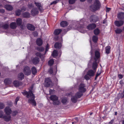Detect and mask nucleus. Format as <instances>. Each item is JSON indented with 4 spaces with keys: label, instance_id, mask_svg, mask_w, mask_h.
<instances>
[{
    "label": "nucleus",
    "instance_id": "nucleus-1",
    "mask_svg": "<svg viewBox=\"0 0 124 124\" xmlns=\"http://www.w3.org/2000/svg\"><path fill=\"white\" fill-rule=\"evenodd\" d=\"M22 93L24 95H26L27 97L29 98L30 97H31V99H29L28 101L29 103L32 104L34 106H36V102L34 100L35 96L32 93L31 90H30L28 92L24 91Z\"/></svg>",
    "mask_w": 124,
    "mask_h": 124
},
{
    "label": "nucleus",
    "instance_id": "nucleus-2",
    "mask_svg": "<svg viewBox=\"0 0 124 124\" xmlns=\"http://www.w3.org/2000/svg\"><path fill=\"white\" fill-rule=\"evenodd\" d=\"M101 6V4L98 0H96L94 2L93 5L90 7L91 9L93 11H96L99 9Z\"/></svg>",
    "mask_w": 124,
    "mask_h": 124
},
{
    "label": "nucleus",
    "instance_id": "nucleus-3",
    "mask_svg": "<svg viewBox=\"0 0 124 124\" xmlns=\"http://www.w3.org/2000/svg\"><path fill=\"white\" fill-rule=\"evenodd\" d=\"M51 100L53 101V104L54 105H59L60 102L58 100V97L55 95H53L50 97Z\"/></svg>",
    "mask_w": 124,
    "mask_h": 124
},
{
    "label": "nucleus",
    "instance_id": "nucleus-4",
    "mask_svg": "<svg viewBox=\"0 0 124 124\" xmlns=\"http://www.w3.org/2000/svg\"><path fill=\"white\" fill-rule=\"evenodd\" d=\"M44 85L47 87H51L53 85V84L49 78H45L44 83Z\"/></svg>",
    "mask_w": 124,
    "mask_h": 124
},
{
    "label": "nucleus",
    "instance_id": "nucleus-5",
    "mask_svg": "<svg viewBox=\"0 0 124 124\" xmlns=\"http://www.w3.org/2000/svg\"><path fill=\"white\" fill-rule=\"evenodd\" d=\"M23 71L24 74L27 76L30 75L31 73V69L28 66L25 67L23 70Z\"/></svg>",
    "mask_w": 124,
    "mask_h": 124
},
{
    "label": "nucleus",
    "instance_id": "nucleus-6",
    "mask_svg": "<svg viewBox=\"0 0 124 124\" xmlns=\"http://www.w3.org/2000/svg\"><path fill=\"white\" fill-rule=\"evenodd\" d=\"M85 84L82 83L78 87L79 91L82 93L85 92L86 90V89L85 88Z\"/></svg>",
    "mask_w": 124,
    "mask_h": 124
},
{
    "label": "nucleus",
    "instance_id": "nucleus-7",
    "mask_svg": "<svg viewBox=\"0 0 124 124\" xmlns=\"http://www.w3.org/2000/svg\"><path fill=\"white\" fill-rule=\"evenodd\" d=\"M99 20V18L97 16L94 15H92L90 18V20L91 22H96Z\"/></svg>",
    "mask_w": 124,
    "mask_h": 124
},
{
    "label": "nucleus",
    "instance_id": "nucleus-8",
    "mask_svg": "<svg viewBox=\"0 0 124 124\" xmlns=\"http://www.w3.org/2000/svg\"><path fill=\"white\" fill-rule=\"evenodd\" d=\"M96 27V25L94 23H92L89 24L87 26V28L90 30H92Z\"/></svg>",
    "mask_w": 124,
    "mask_h": 124
},
{
    "label": "nucleus",
    "instance_id": "nucleus-9",
    "mask_svg": "<svg viewBox=\"0 0 124 124\" xmlns=\"http://www.w3.org/2000/svg\"><path fill=\"white\" fill-rule=\"evenodd\" d=\"M34 4H35L36 6L38 8L39 10L41 12H43V9L42 8V6L41 4L39 2H35Z\"/></svg>",
    "mask_w": 124,
    "mask_h": 124
},
{
    "label": "nucleus",
    "instance_id": "nucleus-10",
    "mask_svg": "<svg viewBox=\"0 0 124 124\" xmlns=\"http://www.w3.org/2000/svg\"><path fill=\"white\" fill-rule=\"evenodd\" d=\"M124 23V21L123 20L116 21L114 22L115 25L116 26L119 27L122 26Z\"/></svg>",
    "mask_w": 124,
    "mask_h": 124
},
{
    "label": "nucleus",
    "instance_id": "nucleus-11",
    "mask_svg": "<svg viewBox=\"0 0 124 124\" xmlns=\"http://www.w3.org/2000/svg\"><path fill=\"white\" fill-rule=\"evenodd\" d=\"M73 93H70L69 94V96H71V101L74 103H76L77 101L78 98L76 97L75 95L74 96H72L73 95Z\"/></svg>",
    "mask_w": 124,
    "mask_h": 124
},
{
    "label": "nucleus",
    "instance_id": "nucleus-12",
    "mask_svg": "<svg viewBox=\"0 0 124 124\" xmlns=\"http://www.w3.org/2000/svg\"><path fill=\"white\" fill-rule=\"evenodd\" d=\"M39 12L37 8H33L31 11V15L35 16L38 14Z\"/></svg>",
    "mask_w": 124,
    "mask_h": 124
},
{
    "label": "nucleus",
    "instance_id": "nucleus-13",
    "mask_svg": "<svg viewBox=\"0 0 124 124\" xmlns=\"http://www.w3.org/2000/svg\"><path fill=\"white\" fill-rule=\"evenodd\" d=\"M12 80L10 78L5 79L4 80V82L6 85H10L12 82Z\"/></svg>",
    "mask_w": 124,
    "mask_h": 124
},
{
    "label": "nucleus",
    "instance_id": "nucleus-14",
    "mask_svg": "<svg viewBox=\"0 0 124 124\" xmlns=\"http://www.w3.org/2000/svg\"><path fill=\"white\" fill-rule=\"evenodd\" d=\"M26 26L27 29L30 30H34L35 28V27L32 25L30 24H27Z\"/></svg>",
    "mask_w": 124,
    "mask_h": 124
},
{
    "label": "nucleus",
    "instance_id": "nucleus-15",
    "mask_svg": "<svg viewBox=\"0 0 124 124\" xmlns=\"http://www.w3.org/2000/svg\"><path fill=\"white\" fill-rule=\"evenodd\" d=\"M4 110L5 113L8 115H9L11 113V110L9 107H6Z\"/></svg>",
    "mask_w": 124,
    "mask_h": 124
},
{
    "label": "nucleus",
    "instance_id": "nucleus-16",
    "mask_svg": "<svg viewBox=\"0 0 124 124\" xmlns=\"http://www.w3.org/2000/svg\"><path fill=\"white\" fill-rule=\"evenodd\" d=\"M32 62L34 64H36L38 63L39 61V58L37 57L33 58L32 60Z\"/></svg>",
    "mask_w": 124,
    "mask_h": 124
},
{
    "label": "nucleus",
    "instance_id": "nucleus-17",
    "mask_svg": "<svg viewBox=\"0 0 124 124\" xmlns=\"http://www.w3.org/2000/svg\"><path fill=\"white\" fill-rule=\"evenodd\" d=\"M117 18L120 19H123L124 18V13L120 12L118 14Z\"/></svg>",
    "mask_w": 124,
    "mask_h": 124
},
{
    "label": "nucleus",
    "instance_id": "nucleus-18",
    "mask_svg": "<svg viewBox=\"0 0 124 124\" xmlns=\"http://www.w3.org/2000/svg\"><path fill=\"white\" fill-rule=\"evenodd\" d=\"M13 84L15 86L17 87L21 85H22V83L20 82L17 80H15L13 82Z\"/></svg>",
    "mask_w": 124,
    "mask_h": 124
},
{
    "label": "nucleus",
    "instance_id": "nucleus-19",
    "mask_svg": "<svg viewBox=\"0 0 124 124\" xmlns=\"http://www.w3.org/2000/svg\"><path fill=\"white\" fill-rule=\"evenodd\" d=\"M78 29L81 32L84 33L86 32L84 26L82 25H81L78 28Z\"/></svg>",
    "mask_w": 124,
    "mask_h": 124
},
{
    "label": "nucleus",
    "instance_id": "nucleus-20",
    "mask_svg": "<svg viewBox=\"0 0 124 124\" xmlns=\"http://www.w3.org/2000/svg\"><path fill=\"white\" fill-rule=\"evenodd\" d=\"M24 75L23 73H21L18 74V79L21 80L24 78Z\"/></svg>",
    "mask_w": 124,
    "mask_h": 124
},
{
    "label": "nucleus",
    "instance_id": "nucleus-21",
    "mask_svg": "<svg viewBox=\"0 0 124 124\" xmlns=\"http://www.w3.org/2000/svg\"><path fill=\"white\" fill-rule=\"evenodd\" d=\"M95 71H94L92 70H90L87 72V73L91 77L94 75V74Z\"/></svg>",
    "mask_w": 124,
    "mask_h": 124
},
{
    "label": "nucleus",
    "instance_id": "nucleus-22",
    "mask_svg": "<svg viewBox=\"0 0 124 124\" xmlns=\"http://www.w3.org/2000/svg\"><path fill=\"white\" fill-rule=\"evenodd\" d=\"M82 93V92L79 91V92H77L75 94V96L78 98H80L83 95Z\"/></svg>",
    "mask_w": 124,
    "mask_h": 124
},
{
    "label": "nucleus",
    "instance_id": "nucleus-23",
    "mask_svg": "<svg viewBox=\"0 0 124 124\" xmlns=\"http://www.w3.org/2000/svg\"><path fill=\"white\" fill-rule=\"evenodd\" d=\"M61 26L63 27H65L68 25L66 21H62L60 23Z\"/></svg>",
    "mask_w": 124,
    "mask_h": 124
},
{
    "label": "nucleus",
    "instance_id": "nucleus-24",
    "mask_svg": "<svg viewBox=\"0 0 124 124\" xmlns=\"http://www.w3.org/2000/svg\"><path fill=\"white\" fill-rule=\"evenodd\" d=\"M61 46V44L59 42L56 43L54 45L55 48L57 49L60 48Z\"/></svg>",
    "mask_w": 124,
    "mask_h": 124
},
{
    "label": "nucleus",
    "instance_id": "nucleus-25",
    "mask_svg": "<svg viewBox=\"0 0 124 124\" xmlns=\"http://www.w3.org/2000/svg\"><path fill=\"white\" fill-rule=\"evenodd\" d=\"M62 30L61 29H56L54 31V33L55 35H58L62 31Z\"/></svg>",
    "mask_w": 124,
    "mask_h": 124
},
{
    "label": "nucleus",
    "instance_id": "nucleus-26",
    "mask_svg": "<svg viewBox=\"0 0 124 124\" xmlns=\"http://www.w3.org/2000/svg\"><path fill=\"white\" fill-rule=\"evenodd\" d=\"M36 43L38 45L40 46L42 43V40L40 38L38 39L37 40Z\"/></svg>",
    "mask_w": 124,
    "mask_h": 124
},
{
    "label": "nucleus",
    "instance_id": "nucleus-27",
    "mask_svg": "<svg viewBox=\"0 0 124 124\" xmlns=\"http://www.w3.org/2000/svg\"><path fill=\"white\" fill-rule=\"evenodd\" d=\"M4 7L6 8L7 10H12L13 9V8L10 5H5L4 6Z\"/></svg>",
    "mask_w": 124,
    "mask_h": 124
},
{
    "label": "nucleus",
    "instance_id": "nucleus-28",
    "mask_svg": "<svg viewBox=\"0 0 124 124\" xmlns=\"http://www.w3.org/2000/svg\"><path fill=\"white\" fill-rule=\"evenodd\" d=\"M3 118L5 121H8L10 120V119L11 117L10 116L8 115L7 116H4Z\"/></svg>",
    "mask_w": 124,
    "mask_h": 124
},
{
    "label": "nucleus",
    "instance_id": "nucleus-29",
    "mask_svg": "<svg viewBox=\"0 0 124 124\" xmlns=\"http://www.w3.org/2000/svg\"><path fill=\"white\" fill-rule=\"evenodd\" d=\"M10 27L12 29H15L16 27V23L12 22L10 25Z\"/></svg>",
    "mask_w": 124,
    "mask_h": 124
},
{
    "label": "nucleus",
    "instance_id": "nucleus-30",
    "mask_svg": "<svg viewBox=\"0 0 124 124\" xmlns=\"http://www.w3.org/2000/svg\"><path fill=\"white\" fill-rule=\"evenodd\" d=\"M22 20L20 18L17 19L16 21L17 25L19 26L21 25L22 23Z\"/></svg>",
    "mask_w": 124,
    "mask_h": 124
},
{
    "label": "nucleus",
    "instance_id": "nucleus-31",
    "mask_svg": "<svg viewBox=\"0 0 124 124\" xmlns=\"http://www.w3.org/2000/svg\"><path fill=\"white\" fill-rule=\"evenodd\" d=\"M31 70L32 74L35 75L37 73V70L36 68L35 67H32Z\"/></svg>",
    "mask_w": 124,
    "mask_h": 124
},
{
    "label": "nucleus",
    "instance_id": "nucleus-32",
    "mask_svg": "<svg viewBox=\"0 0 124 124\" xmlns=\"http://www.w3.org/2000/svg\"><path fill=\"white\" fill-rule=\"evenodd\" d=\"M115 31L116 34H120L122 31V30L119 28H117L115 30Z\"/></svg>",
    "mask_w": 124,
    "mask_h": 124
},
{
    "label": "nucleus",
    "instance_id": "nucleus-33",
    "mask_svg": "<svg viewBox=\"0 0 124 124\" xmlns=\"http://www.w3.org/2000/svg\"><path fill=\"white\" fill-rule=\"evenodd\" d=\"M100 32V31L98 28H96L94 31V34L95 35H98Z\"/></svg>",
    "mask_w": 124,
    "mask_h": 124
},
{
    "label": "nucleus",
    "instance_id": "nucleus-34",
    "mask_svg": "<svg viewBox=\"0 0 124 124\" xmlns=\"http://www.w3.org/2000/svg\"><path fill=\"white\" fill-rule=\"evenodd\" d=\"M84 78L86 80H88L91 77L87 73V74L84 76Z\"/></svg>",
    "mask_w": 124,
    "mask_h": 124
},
{
    "label": "nucleus",
    "instance_id": "nucleus-35",
    "mask_svg": "<svg viewBox=\"0 0 124 124\" xmlns=\"http://www.w3.org/2000/svg\"><path fill=\"white\" fill-rule=\"evenodd\" d=\"M110 47V46H108L106 47L105 48L106 52V53L108 54L109 53Z\"/></svg>",
    "mask_w": 124,
    "mask_h": 124
},
{
    "label": "nucleus",
    "instance_id": "nucleus-36",
    "mask_svg": "<svg viewBox=\"0 0 124 124\" xmlns=\"http://www.w3.org/2000/svg\"><path fill=\"white\" fill-rule=\"evenodd\" d=\"M23 16L25 17H30V14L28 12H25L23 14Z\"/></svg>",
    "mask_w": 124,
    "mask_h": 124
},
{
    "label": "nucleus",
    "instance_id": "nucleus-37",
    "mask_svg": "<svg viewBox=\"0 0 124 124\" xmlns=\"http://www.w3.org/2000/svg\"><path fill=\"white\" fill-rule=\"evenodd\" d=\"M97 65V64L96 62H94L93 63V68L94 70L96 69Z\"/></svg>",
    "mask_w": 124,
    "mask_h": 124
},
{
    "label": "nucleus",
    "instance_id": "nucleus-38",
    "mask_svg": "<svg viewBox=\"0 0 124 124\" xmlns=\"http://www.w3.org/2000/svg\"><path fill=\"white\" fill-rule=\"evenodd\" d=\"M98 39L97 37L96 36H94L93 37V40L94 42H96Z\"/></svg>",
    "mask_w": 124,
    "mask_h": 124
},
{
    "label": "nucleus",
    "instance_id": "nucleus-39",
    "mask_svg": "<svg viewBox=\"0 0 124 124\" xmlns=\"http://www.w3.org/2000/svg\"><path fill=\"white\" fill-rule=\"evenodd\" d=\"M57 56V51L56 50H54L53 53V57H55Z\"/></svg>",
    "mask_w": 124,
    "mask_h": 124
},
{
    "label": "nucleus",
    "instance_id": "nucleus-40",
    "mask_svg": "<svg viewBox=\"0 0 124 124\" xmlns=\"http://www.w3.org/2000/svg\"><path fill=\"white\" fill-rule=\"evenodd\" d=\"M37 50L41 52L44 50V48L42 47H40L37 48Z\"/></svg>",
    "mask_w": 124,
    "mask_h": 124
},
{
    "label": "nucleus",
    "instance_id": "nucleus-41",
    "mask_svg": "<svg viewBox=\"0 0 124 124\" xmlns=\"http://www.w3.org/2000/svg\"><path fill=\"white\" fill-rule=\"evenodd\" d=\"M95 55L96 57L97 58H99L100 56V54L99 52L97 51H96L95 52Z\"/></svg>",
    "mask_w": 124,
    "mask_h": 124
},
{
    "label": "nucleus",
    "instance_id": "nucleus-42",
    "mask_svg": "<svg viewBox=\"0 0 124 124\" xmlns=\"http://www.w3.org/2000/svg\"><path fill=\"white\" fill-rule=\"evenodd\" d=\"M54 62V61L53 60L51 59L49 60L48 62V64L50 66L52 65Z\"/></svg>",
    "mask_w": 124,
    "mask_h": 124
},
{
    "label": "nucleus",
    "instance_id": "nucleus-43",
    "mask_svg": "<svg viewBox=\"0 0 124 124\" xmlns=\"http://www.w3.org/2000/svg\"><path fill=\"white\" fill-rule=\"evenodd\" d=\"M67 100L66 98H63L62 99V101L63 104H64L66 103Z\"/></svg>",
    "mask_w": 124,
    "mask_h": 124
},
{
    "label": "nucleus",
    "instance_id": "nucleus-44",
    "mask_svg": "<svg viewBox=\"0 0 124 124\" xmlns=\"http://www.w3.org/2000/svg\"><path fill=\"white\" fill-rule=\"evenodd\" d=\"M21 10H17L16 12V14L17 16H19L20 14Z\"/></svg>",
    "mask_w": 124,
    "mask_h": 124
},
{
    "label": "nucleus",
    "instance_id": "nucleus-45",
    "mask_svg": "<svg viewBox=\"0 0 124 124\" xmlns=\"http://www.w3.org/2000/svg\"><path fill=\"white\" fill-rule=\"evenodd\" d=\"M28 7L29 8H31L34 7L33 5L32 2L30 3H29L28 5Z\"/></svg>",
    "mask_w": 124,
    "mask_h": 124
},
{
    "label": "nucleus",
    "instance_id": "nucleus-46",
    "mask_svg": "<svg viewBox=\"0 0 124 124\" xmlns=\"http://www.w3.org/2000/svg\"><path fill=\"white\" fill-rule=\"evenodd\" d=\"M4 107V104L2 103H0V109H1L3 108Z\"/></svg>",
    "mask_w": 124,
    "mask_h": 124
},
{
    "label": "nucleus",
    "instance_id": "nucleus-47",
    "mask_svg": "<svg viewBox=\"0 0 124 124\" xmlns=\"http://www.w3.org/2000/svg\"><path fill=\"white\" fill-rule=\"evenodd\" d=\"M3 27L4 29H6L8 27L9 25L8 24H5L3 25Z\"/></svg>",
    "mask_w": 124,
    "mask_h": 124
},
{
    "label": "nucleus",
    "instance_id": "nucleus-48",
    "mask_svg": "<svg viewBox=\"0 0 124 124\" xmlns=\"http://www.w3.org/2000/svg\"><path fill=\"white\" fill-rule=\"evenodd\" d=\"M20 98V97L19 96L17 97L16 98L15 100V105H16L17 101L19 100Z\"/></svg>",
    "mask_w": 124,
    "mask_h": 124
},
{
    "label": "nucleus",
    "instance_id": "nucleus-49",
    "mask_svg": "<svg viewBox=\"0 0 124 124\" xmlns=\"http://www.w3.org/2000/svg\"><path fill=\"white\" fill-rule=\"evenodd\" d=\"M17 111H13L12 112V114L13 116H15L17 113Z\"/></svg>",
    "mask_w": 124,
    "mask_h": 124
},
{
    "label": "nucleus",
    "instance_id": "nucleus-50",
    "mask_svg": "<svg viewBox=\"0 0 124 124\" xmlns=\"http://www.w3.org/2000/svg\"><path fill=\"white\" fill-rule=\"evenodd\" d=\"M75 1V0H69V2L70 4H72L74 3Z\"/></svg>",
    "mask_w": 124,
    "mask_h": 124
},
{
    "label": "nucleus",
    "instance_id": "nucleus-51",
    "mask_svg": "<svg viewBox=\"0 0 124 124\" xmlns=\"http://www.w3.org/2000/svg\"><path fill=\"white\" fill-rule=\"evenodd\" d=\"M49 45L48 44H47V45L46 46V50L45 51V53H46L48 50L49 48Z\"/></svg>",
    "mask_w": 124,
    "mask_h": 124
},
{
    "label": "nucleus",
    "instance_id": "nucleus-52",
    "mask_svg": "<svg viewBox=\"0 0 124 124\" xmlns=\"http://www.w3.org/2000/svg\"><path fill=\"white\" fill-rule=\"evenodd\" d=\"M32 35L34 36H36L38 35V33L36 31H35L32 33Z\"/></svg>",
    "mask_w": 124,
    "mask_h": 124
},
{
    "label": "nucleus",
    "instance_id": "nucleus-53",
    "mask_svg": "<svg viewBox=\"0 0 124 124\" xmlns=\"http://www.w3.org/2000/svg\"><path fill=\"white\" fill-rule=\"evenodd\" d=\"M35 55L36 56L39 57H40L41 56V54L39 52H37L35 54Z\"/></svg>",
    "mask_w": 124,
    "mask_h": 124
},
{
    "label": "nucleus",
    "instance_id": "nucleus-54",
    "mask_svg": "<svg viewBox=\"0 0 124 124\" xmlns=\"http://www.w3.org/2000/svg\"><path fill=\"white\" fill-rule=\"evenodd\" d=\"M49 72L50 74H51L53 73V69L52 68H50L48 71Z\"/></svg>",
    "mask_w": 124,
    "mask_h": 124
},
{
    "label": "nucleus",
    "instance_id": "nucleus-55",
    "mask_svg": "<svg viewBox=\"0 0 124 124\" xmlns=\"http://www.w3.org/2000/svg\"><path fill=\"white\" fill-rule=\"evenodd\" d=\"M3 113L1 111H0V118H3L4 116H3Z\"/></svg>",
    "mask_w": 124,
    "mask_h": 124
},
{
    "label": "nucleus",
    "instance_id": "nucleus-56",
    "mask_svg": "<svg viewBox=\"0 0 124 124\" xmlns=\"http://www.w3.org/2000/svg\"><path fill=\"white\" fill-rule=\"evenodd\" d=\"M57 3V1L55 0L54 1H53L52 2L50 3L51 5H52L53 4H55Z\"/></svg>",
    "mask_w": 124,
    "mask_h": 124
},
{
    "label": "nucleus",
    "instance_id": "nucleus-57",
    "mask_svg": "<svg viewBox=\"0 0 124 124\" xmlns=\"http://www.w3.org/2000/svg\"><path fill=\"white\" fill-rule=\"evenodd\" d=\"M110 9V8L106 7V12H108Z\"/></svg>",
    "mask_w": 124,
    "mask_h": 124
},
{
    "label": "nucleus",
    "instance_id": "nucleus-58",
    "mask_svg": "<svg viewBox=\"0 0 124 124\" xmlns=\"http://www.w3.org/2000/svg\"><path fill=\"white\" fill-rule=\"evenodd\" d=\"M118 77L120 79L122 78L123 77V76L122 75L120 74L118 75Z\"/></svg>",
    "mask_w": 124,
    "mask_h": 124
},
{
    "label": "nucleus",
    "instance_id": "nucleus-59",
    "mask_svg": "<svg viewBox=\"0 0 124 124\" xmlns=\"http://www.w3.org/2000/svg\"><path fill=\"white\" fill-rule=\"evenodd\" d=\"M100 74V73H97L95 78V79H96L97 77Z\"/></svg>",
    "mask_w": 124,
    "mask_h": 124
},
{
    "label": "nucleus",
    "instance_id": "nucleus-60",
    "mask_svg": "<svg viewBox=\"0 0 124 124\" xmlns=\"http://www.w3.org/2000/svg\"><path fill=\"white\" fill-rule=\"evenodd\" d=\"M24 27H25L23 25H21L20 26V28L21 29H23Z\"/></svg>",
    "mask_w": 124,
    "mask_h": 124
},
{
    "label": "nucleus",
    "instance_id": "nucleus-61",
    "mask_svg": "<svg viewBox=\"0 0 124 124\" xmlns=\"http://www.w3.org/2000/svg\"><path fill=\"white\" fill-rule=\"evenodd\" d=\"M113 120H111V121H110V122H109V124H112L113 123Z\"/></svg>",
    "mask_w": 124,
    "mask_h": 124
},
{
    "label": "nucleus",
    "instance_id": "nucleus-62",
    "mask_svg": "<svg viewBox=\"0 0 124 124\" xmlns=\"http://www.w3.org/2000/svg\"><path fill=\"white\" fill-rule=\"evenodd\" d=\"M75 120L77 121V122L78 121V118L77 117H76L75 118Z\"/></svg>",
    "mask_w": 124,
    "mask_h": 124
},
{
    "label": "nucleus",
    "instance_id": "nucleus-63",
    "mask_svg": "<svg viewBox=\"0 0 124 124\" xmlns=\"http://www.w3.org/2000/svg\"><path fill=\"white\" fill-rule=\"evenodd\" d=\"M85 0H80V1L81 2H83L85 1Z\"/></svg>",
    "mask_w": 124,
    "mask_h": 124
},
{
    "label": "nucleus",
    "instance_id": "nucleus-64",
    "mask_svg": "<svg viewBox=\"0 0 124 124\" xmlns=\"http://www.w3.org/2000/svg\"><path fill=\"white\" fill-rule=\"evenodd\" d=\"M123 95V97H124V90Z\"/></svg>",
    "mask_w": 124,
    "mask_h": 124
}]
</instances>
